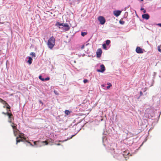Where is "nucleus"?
Wrapping results in <instances>:
<instances>
[{"mask_svg": "<svg viewBox=\"0 0 161 161\" xmlns=\"http://www.w3.org/2000/svg\"><path fill=\"white\" fill-rule=\"evenodd\" d=\"M55 44V39L53 36H52L48 39L47 45L49 49L52 50L53 49Z\"/></svg>", "mask_w": 161, "mask_h": 161, "instance_id": "obj_1", "label": "nucleus"}, {"mask_svg": "<svg viewBox=\"0 0 161 161\" xmlns=\"http://www.w3.org/2000/svg\"><path fill=\"white\" fill-rule=\"evenodd\" d=\"M19 136L16 138V144H17L18 143L21 142H23L24 140H26V138L24 136V134L23 133H19Z\"/></svg>", "mask_w": 161, "mask_h": 161, "instance_id": "obj_2", "label": "nucleus"}, {"mask_svg": "<svg viewBox=\"0 0 161 161\" xmlns=\"http://www.w3.org/2000/svg\"><path fill=\"white\" fill-rule=\"evenodd\" d=\"M98 20L100 22V24H104L105 22V19L102 16H99L98 18Z\"/></svg>", "mask_w": 161, "mask_h": 161, "instance_id": "obj_3", "label": "nucleus"}, {"mask_svg": "<svg viewBox=\"0 0 161 161\" xmlns=\"http://www.w3.org/2000/svg\"><path fill=\"white\" fill-rule=\"evenodd\" d=\"M7 112L6 113L7 115L8 116V118L10 119L9 120V122L12 123V119L14 120V117L13 114L11 113H10L8 112V111L7 110Z\"/></svg>", "mask_w": 161, "mask_h": 161, "instance_id": "obj_4", "label": "nucleus"}, {"mask_svg": "<svg viewBox=\"0 0 161 161\" xmlns=\"http://www.w3.org/2000/svg\"><path fill=\"white\" fill-rule=\"evenodd\" d=\"M136 52L138 53H143V49L139 47H137L136 49Z\"/></svg>", "mask_w": 161, "mask_h": 161, "instance_id": "obj_5", "label": "nucleus"}, {"mask_svg": "<svg viewBox=\"0 0 161 161\" xmlns=\"http://www.w3.org/2000/svg\"><path fill=\"white\" fill-rule=\"evenodd\" d=\"M96 53L97 57L98 58L100 57L102 53V51L101 49V48L98 49Z\"/></svg>", "mask_w": 161, "mask_h": 161, "instance_id": "obj_6", "label": "nucleus"}, {"mask_svg": "<svg viewBox=\"0 0 161 161\" xmlns=\"http://www.w3.org/2000/svg\"><path fill=\"white\" fill-rule=\"evenodd\" d=\"M121 13V11L120 10H116L114 11V14L116 17L119 16Z\"/></svg>", "mask_w": 161, "mask_h": 161, "instance_id": "obj_7", "label": "nucleus"}, {"mask_svg": "<svg viewBox=\"0 0 161 161\" xmlns=\"http://www.w3.org/2000/svg\"><path fill=\"white\" fill-rule=\"evenodd\" d=\"M101 67V69L98 70L97 71L98 72H104L105 69V67H104V66L103 64H102L100 66Z\"/></svg>", "mask_w": 161, "mask_h": 161, "instance_id": "obj_8", "label": "nucleus"}, {"mask_svg": "<svg viewBox=\"0 0 161 161\" xmlns=\"http://www.w3.org/2000/svg\"><path fill=\"white\" fill-rule=\"evenodd\" d=\"M142 17L143 19H146L147 20L149 18V16L148 14H143Z\"/></svg>", "mask_w": 161, "mask_h": 161, "instance_id": "obj_9", "label": "nucleus"}, {"mask_svg": "<svg viewBox=\"0 0 161 161\" xmlns=\"http://www.w3.org/2000/svg\"><path fill=\"white\" fill-rule=\"evenodd\" d=\"M62 26H64L66 28L67 30H68L69 29V25L67 23H65V24L63 23V25H62Z\"/></svg>", "mask_w": 161, "mask_h": 161, "instance_id": "obj_10", "label": "nucleus"}, {"mask_svg": "<svg viewBox=\"0 0 161 161\" xmlns=\"http://www.w3.org/2000/svg\"><path fill=\"white\" fill-rule=\"evenodd\" d=\"M19 132V130L18 129L14 130H13V132L14 135L15 136H17V135H18Z\"/></svg>", "mask_w": 161, "mask_h": 161, "instance_id": "obj_11", "label": "nucleus"}, {"mask_svg": "<svg viewBox=\"0 0 161 161\" xmlns=\"http://www.w3.org/2000/svg\"><path fill=\"white\" fill-rule=\"evenodd\" d=\"M29 60L27 61V62L29 64H31L32 63V59L31 57H28Z\"/></svg>", "mask_w": 161, "mask_h": 161, "instance_id": "obj_12", "label": "nucleus"}, {"mask_svg": "<svg viewBox=\"0 0 161 161\" xmlns=\"http://www.w3.org/2000/svg\"><path fill=\"white\" fill-rule=\"evenodd\" d=\"M71 111H69V110H66L64 111L65 114L67 115H69L71 113Z\"/></svg>", "mask_w": 161, "mask_h": 161, "instance_id": "obj_13", "label": "nucleus"}, {"mask_svg": "<svg viewBox=\"0 0 161 161\" xmlns=\"http://www.w3.org/2000/svg\"><path fill=\"white\" fill-rule=\"evenodd\" d=\"M63 23H60L59 22H57L56 24V26H62Z\"/></svg>", "mask_w": 161, "mask_h": 161, "instance_id": "obj_14", "label": "nucleus"}, {"mask_svg": "<svg viewBox=\"0 0 161 161\" xmlns=\"http://www.w3.org/2000/svg\"><path fill=\"white\" fill-rule=\"evenodd\" d=\"M108 86H107V88L108 89H109L110 87L112 86V85L111 83H108L107 84Z\"/></svg>", "mask_w": 161, "mask_h": 161, "instance_id": "obj_15", "label": "nucleus"}, {"mask_svg": "<svg viewBox=\"0 0 161 161\" xmlns=\"http://www.w3.org/2000/svg\"><path fill=\"white\" fill-rule=\"evenodd\" d=\"M157 48L158 51L160 52H161V44L159 46H158Z\"/></svg>", "mask_w": 161, "mask_h": 161, "instance_id": "obj_16", "label": "nucleus"}, {"mask_svg": "<svg viewBox=\"0 0 161 161\" xmlns=\"http://www.w3.org/2000/svg\"><path fill=\"white\" fill-rule=\"evenodd\" d=\"M11 126L12 127V128H13V130H16V129H17L16 125L15 126V125H11Z\"/></svg>", "mask_w": 161, "mask_h": 161, "instance_id": "obj_17", "label": "nucleus"}, {"mask_svg": "<svg viewBox=\"0 0 161 161\" xmlns=\"http://www.w3.org/2000/svg\"><path fill=\"white\" fill-rule=\"evenodd\" d=\"M1 103L3 104H6V105L8 104V103L5 101L3 100V99L2 100Z\"/></svg>", "mask_w": 161, "mask_h": 161, "instance_id": "obj_18", "label": "nucleus"}, {"mask_svg": "<svg viewBox=\"0 0 161 161\" xmlns=\"http://www.w3.org/2000/svg\"><path fill=\"white\" fill-rule=\"evenodd\" d=\"M87 34V33L86 32H82L81 33V35L82 36H84L85 35H86Z\"/></svg>", "mask_w": 161, "mask_h": 161, "instance_id": "obj_19", "label": "nucleus"}, {"mask_svg": "<svg viewBox=\"0 0 161 161\" xmlns=\"http://www.w3.org/2000/svg\"><path fill=\"white\" fill-rule=\"evenodd\" d=\"M110 43V41L109 40H108L106 41V44L107 45H109V44Z\"/></svg>", "mask_w": 161, "mask_h": 161, "instance_id": "obj_20", "label": "nucleus"}, {"mask_svg": "<svg viewBox=\"0 0 161 161\" xmlns=\"http://www.w3.org/2000/svg\"><path fill=\"white\" fill-rule=\"evenodd\" d=\"M6 105H7V106L6 107V108L7 109H9V110H8V112L10 111V106L8 105V103Z\"/></svg>", "mask_w": 161, "mask_h": 161, "instance_id": "obj_21", "label": "nucleus"}, {"mask_svg": "<svg viewBox=\"0 0 161 161\" xmlns=\"http://www.w3.org/2000/svg\"><path fill=\"white\" fill-rule=\"evenodd\" d=\"M41 142L42 143H45V145H48V142H47V141H42V142Z\"/></svg>", "mask_w": 161, "mask_h": 161, "instance_id": "obj_22", "label": "nucleus"}, {"mask_svg": "<svg viewBox=\"0 0 161 161\" xmlns=\"http://www.w3.org/2000/svg\"><path fill=\"white\" fill-rule=\"evenodd\" d=\"M119 23L121 25H123L125 24V21L121 19L119 21Z\"/></svg>", "mask_w": 161, "mask_h": 161, "instance_id": "obj_23", "label": "nucleus"}, {"mask_svg": "<svg viewBox=\"0 0 161 161\" xmlns=\"http://www.w3.org/2000/svg\"><path fill=\"white\" fill-rule=\"evenodd\" d=\"M30 55L32 56L33 57H36V54L35 53L32 52L30 53Z\"/></svg>", "mask_w": 161, "mask_h": 161, "instance_id": "obj_24", "label": "nucleus"}, {"mask_svg": "<svg viewBox=\"0 0 161 161\" xmlns=\"http://www.w3.org/2000/svg\"><path fill=\"white\" fill-rule=\"evenodd\" d=\"M49 79H50L49 77H47V78H45V79L44 78V79L43 80V81H45L48 80Z\"/></svg>", "mask_w": 161, "mask_h": 161, "instance_id": "obj_25", "label": "nucleus"}, {"mask_svg": "<svg viewBox=\"0 0 161 161\" xmlns=\"http://www.w3.org/2000/svg\"><path fill=\"white\" fill-rule=\"evenodd\" d=\"M40 142L39 141H36V142H34V143L35 145H37V143L38 144H39Z\"/></svg>", "mask_w": 161, "mask_h": 161, "instance_id": "obj_26", "label": "nucleus"}, {"mask_svg": "<svg viewBox=\"0 0 161 161\" xmlns=\"http://www.w3.org/2000/svg\"><path fill=\"white\" fill-rule=\"evenodd\" d=\"M103 47L104 49H106V44H103Z\"/></svg>", "mask_w": 161, "mask_h": 161, "instance_id": "obj_27", "label": "nucleus"}, {"mask_svg": "<svg viewBox=\"0 0 161 161\" xmlns=\"http://www.w3.org/2000/svg\"><path fill=\"white\" fill-rule=\"evenodd\" d=\"M39 78L42 81H43V80L44 79V78H42V76L41 75H40L39 76Z\"/></svg>", "mask_w": 161, "mask_h": 161, "instance_id": "obj_28", "label": "nucleus"}, {"mask_svg": "<svg viewBox=\"0 0 161 161\" xmlns=\"http://www.w3.org/2000/svg\"><path fill=\"white\" fill-rule=\"evenodd\" d=\"M88 81V80L87 79H84L83 80V82L84 83H86Z\"/></svg>", "mask_w": 161, "mask_h": 161, "instance_id": "obj_29", "label": "nucleus"}, {"mask_svg": "<svg viewBox=\"0 0 161 161\" xmlns=\"http://www.w3.org/2000/svg\"><path fill=\"white\" fill-rule=\"evenodd\" d=\"M84 47H85V45H83L81 46V49H84Z\"/></svg>", "mask_w": 161, "mask_h": 161, "instance_id": "obj_30", "label": "nucleus"}, {"mask_svg": "<svg viewBox=\"0 0 161 161\" xmlns=\"http://www.w3.org/2000/svg\"><path fill=\"white\" fill-rule=\"evenodd\" d=\"M156 25H157L158 26L161 27V23H158L156 24Z\"/></svg>", "mask_w": 161, "mask_h": 161, "instance_id": "obj_31", "label": "nucleus"}, {"mask_svg": "<svg viewBox=\"0 0 161 161\" xmlns=\"http://www.w3.org/2000/svg\"><path fill=\"white\" fill-rule=\"evenodd\" d=\"M140 95L141 96H142L143 95V93H142V91H141L140 92Z\"/></svg>", "mask_w": 161, "mask_h": 161, "instance_id": "obj_32", "label": "nucleus"}, {"mask_svg": "<svg viewBox=\"0 0 161 161\" xmlns=\"http://www.w3.org/2000/svg\"><path fill=\"white\" fill-rule=\"evenodd\" d=\"M39 102H40V103H41L42 104H43V103L42 102V101H40Z\"/></svg>", "mask_w": 161, "mask_h": 161, "instance_id": "obj_33", "label": "nucleus"}, {"mask_svg": "<svg viewBox=\"0 0 161 161\" xmlns=\"http://www.w3.org/2000/svg\"><path fill=\"white\" fill-rule=\"evenodd\" d=\"M146 12V10H144L143 13H145Z\"/></svg>", "mask_w": 161, "mask_h": 161, "instance_id": "obj_34", "label": "nucleus"}, {"mask_svg": "<svg viewBox=\"0 0 161 161\" xmlns=\"http://www.w3.org/2000/svg\"><path fill=\"white\" fill-rule=\"evenodd\" d=\"M67 141V140H65V141H58V142H64V141Z\"/></svg>", "mask_w": 161, "mask_h": 161, "instance_id": "obj_35", "label": "nucleus"}, {"mask_svg": "<svg viewBox=\"0 0 161 161\" xmlns=\"http://www.w3.org/2000/svg\"><path fill=\"white\" fill-rule=\"evenodd\" d=\"M3 113V114H5V115H7L6 113H4V112H3V113Z\"/></svg>", "mask_w": 161, "mask_h": 161, "instance_id": "obj_36", "label": "nucleus"}, {"mask_svg": "<svg viewBox=\"0 0 161 161\" xmlns=\"http://www.w3.org/2000/svg\"><path fill=\"white\" fill-rule=\"evenodd\" d=\"M144 10V8H141V10Z\"/></svg>", "mask_w": 161, "mask_h": 161, "instance_id": "obj_37", "label": "nucleus"}, {"mask_svg": "<svg viewBox=\"0 0 161 161\" xmlns=\"http://www.w3.org/2000/svg\"><path fill=\"white\" fill-rule=\"evenodd\" d=\"M56 145L58 146H59L60 145V143H58V144H57Z\"/></svg>", "mask_w": 161, "mask_h": 161, "instance_id": "obj_38", "label": "nucleus"}, {"mask_svg": "<svg viewBox=\"0 0 161 161\" xmlns=\"http://www.w3.org/2000/svg\"><path fill=\"white\" fill-rule=\"evenodd\" d=\"M11 125H15L14 123H12V124Z\"/></svg>", "mask_w": 161, "mask_h": 161, "instance_id": "obj_39", "label": "nucleus"}, {"mask_svg": "<svg viewBox=\"0 0 161 161\" xmlns=\"http://www.w3.org/2000/svg\"><path fill=\"white\" fill-rule=\"evenodd\" d=\"M2 99L1 98H0V102H1V101L2 100Z\"/></svg>", "mask_w": 161, "mask_h": 161, "instance_id": "obj_40", "label": "nucleus"}, {"mask_svg": "<svg viewBox=\"0 0 161 161\" xmlns=\"http://www.w3.org/2000/svg\"><path fill=\"white\" fill-rule=\"evenodd\" d=\"M129 153L128 151H127V154H128Z\"/></svg>", "mask_w": 161, "mask_h": 161, "instance_id": "obj_41", "label": "nucleus"}, {"mask_svg": "<svg viewBox=\"0 0 161 161\" xmlns=\"http://www.w3.org/2000/svg\"><path fill=\"white\" fill-rule=\"evenodd\" d=\"M74 135H73L71 137L70 139H71L72 138V137L74 136Z\"/></svg>", "mask_w": 161, "mask_h": 161, "instance_id": "obj_42", "label": "nucleus"}, {"mask_svg": "<svg viewBox=\"0 0 161 161\" xmlns=\"http://www.w3.org/2000/svg\"><path fill=\"white\" fill-rule=\"evenodd\" d=\"M124 156L126 158H128V157H125V156Z\"/></svg>", "mask_w": 161, "mask_h": 161, "instance_id": "obj_43", "label": "nucleus"}, {"mask_svg": "<svg viewBox=\"0 0 161 161\" xmlns=\"http://www.w3.org/2000/svg\"><path fill=\"white\" fill-rule=\"evenodd\" d=\"M48 142H50L49 141V140H48Z\"/></svg>", "mask_w": 161, "mask_h": 161, "instance_id": "obj_44", "label": "nucleus"}, {"mask_svg": "<svg viewBox=\"0 0 161 161\" xmlns=\"http://www.w3.org/2000/svg\"><path fill=\"white\" fill-rule=\"evenodd\" d=\"M143 0H140V1H143Z\"/></svg>", "mask_w": 161, "mask_h": 161, "instance_id": "obj_45", "label": "nucleus"}, {"mask_svg": "<svg viewBox=\"0 0 161 161\" xmlns=\"http://www.w3.org/2000/svg\"><path fill=\"white\" fill-rule=\"evenodd\" d=\"M28 142L29 143H30V142Z\"/></svg>", "mask_w": 161, "mask_h": 161, "instance_id": "obj_46", "label": "nucleus"}, {"mask_svg": "<svg viewBox=\"0 0 161 161\" xmlns=\"http://www.w3.org/2000/svg\"><path fill=\"white\" fill-rule=\"evenodd\" d=\"M102 86H104V85H102Z\"/></svg>", "mask_w": 161, "mask_h": 161, "instance_id": "obj_47", "label": "nucleus"}]
</instances>
